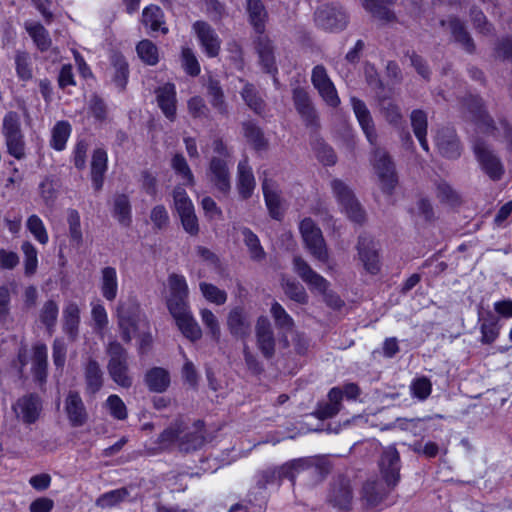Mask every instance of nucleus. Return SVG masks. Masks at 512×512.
<instances>
[{
    "label": "nucleus",
    "mask_w": 512,
    "mask_h": 512,
    "mask_svg": "<svg viewBox=\"0 0 512 512\" xmlns=\"http://www.w3.org/2000/svg\"><path fill=\"white\" fill-rule=\"evenodd\" d=\"M164 14L160 7L150 5L143 10L142 23L149 27L151 31H161L163 34L168 33V28L163 20Z\"/></svg>",
    "instance_id": "nucleus-40"
},
{
    "label": "nucleus",
    "mask_w": 512,
    "mask_h": 512,
    "mask_svg": "<svg viewBox=\"0 0 512 512\" xmlns=\"http://www.w3.org/2000/svg\"><path fill=\"white\" fill-rule=\"evenodd\" d=\"M243 130L244 136L256 150L267 148L268 142L264 137L263 131L255 123L251 121L244 122Z\"/></svg>",
    "instance_id": "nucleus-54"
},
{
    "label": "nucleus",
    "mask_w": 512,
    "mask_h": 512,
    "mask_svg": "<svg viewBox=\"0 0 512 512\" xmlns=\"http://www.w3.org/2000/svg\"><path fill=\"white\" fill-rule=\"evenodd\" d=\"M112 213L121 225L130 226L132 222L131 204L126 194H116L114 196Z\"/></svg>",
    "instance_id": "nucleus-41"
},
{
    "label": "nucleus",
    "mask_w": 512,
    "mask_h": 512,
    "mask_svg": "<svg viewBox=\"0 0 512 512\" xmlns=\"http://www.w3.org/2000/svg\"><path fill=\"white\" fill-rule=\"evenodd\" d=\"M24 254V272L26 276H32L36 273L38 267V252L36 247L29 241L21 245Z\"/></svg>",
    "instance_id": "nucleus-58"
},
{
    "label": "nucleus",
    "mask_w": 512,
    "mask_h": 512,
    "mask_svg": "<svg viewBox=\"0 0 512 512\" xmlns=\"http://www.w3.org/2000/svg\"><path fill=\"white\" fill-rule=\"evenodd\" d=\"M482 344H492L496 341L500 334V326L498 319L491 313H488L486 317H479Z\"/></svg>",
    "instance_id": "nucleus-42"
},
{
    "label": "nucleus",
    "mask_w": 512,
    "mask_h": 512,
    "mask_svg": "<svg viewBox=\"0 0 512 512\" xmlns=\"http://www.w3.org/2000/svg\"><path fill=\"white\" fill-rule=\"evenodd\" d=\"M351 104L353 107V111L356 115V118L368 142L372 146H375L377 144L378 135L370 111L368 110L366 104L356 97L351 98Z\"/></svg>",
    "instance_id": "nucleus-23"
},
{
    "label": "nucleus",
    "mask_w": 512,
    "mask_h": 512,
    "mask_svg": "<svg viewBox=\"0 0 512 512\" xmlns=\"http://www.w3.org/2000/svg\"><path fill=\"white\" fill-rule=\"evenodd\" d=\"M379 467L382 478L389 488H395L400 481V455L394 446L383 449Z\"/></svg>",
    "instance_id": "nucleus-11"
},
{
    "label": "nucleus",
    "mask_w": 512,
    "mask_h": 512,
    "mask_svg": "<svg viewBox=\"0 0 512 512\" xmlns=\"http://www.w3.org/2000/svg\"><path fill=\"white\" fill-rule=\"evenodd\" d=\"M466 106L473 118L486 126L487 130H494L495 123L492 117L488 114L484 101L479 96H470L466 101Z\"/></svg>",
    "instance_id": "nucleus-39"
},
{
    "label": "nucleus",
    "mask_w": 512,
    "mask_h": 512,
    "mask_svg": "<svg viewBox=\"0 0 512 512\" xmlns=\"http://www.w3.org/2000/svg\"><path fill=\"white\" fill-rule=\"evenodd\" d=\"M436 145L441 155L446 158L456 159L461 155L459 139L451 129L446 128L438 132Z\"/></svg>",
    "instance_id": "nucleus-25"
},
{
    "label": "nucleus",
    "mask_w": 512,
    "mask_h": 512,
    "mask_svg": "<svg viewBox=\"0 0 512 512\" xmlns=\"http://www.w3.org/2000/svg\"><path fill=\"white\" fill-rule=\"evenodd\" d=\"M293 265L295 272L311 290H316L320 294L326 295L329 288V282L324 277L314 271L300 256L294 257Z\"/></svg>",
    "instance_id": "nucleus-19"
},
{
    "label": "nucleus",
    "mask_w": 512,
    "mask_h": 512,
    "mask_svg": "<svg viewBox=\"0 0 512 512\" xmlns=\"http://www.w3.org/2000/svg\"><path fill=\"white\" fill-rule=\"evenodd\" d=\"M175 321L182 334L191 341L202 337V330L191 313Z\"/></svg>",
    "instance_id": "nucleus-51"
},
{
    "label": "nucleus",
    "mask_w": 512,
    "mask_h": 512,
    "mask_svg": "<svg viewBox=\"0 0 512 512\" xmlns=\"http://www.w3.org/2000/svg\"><path fill=\"white\" fill-rule=\"evenodd\" d=\"M85 393L90 396L97 394L104 384V373L98 361L89 357L83 364Z\"/></svg>",
    "instance_id": "nucleus-22"
},
{
    "label": "nucleus",
    "mask_w": 512,
    "mask_h": 512,
    "mask_svg": "<svg viewBox=\"0 0 512 512\" xmlns=\"http://www.w3.org/2000/svg\"><path fill=\"white\" fill-rule=\"evenodd\" d=\"M231 165L232 162H227L222 158H211L206 171L209 182L223 196H227L231 191Z\"/></svg>",
    "instance_id": "nucleus-8"
},
{
    "label": "nucleus",
    "mask_w": 512,
    "mask_h": 512,
    "mask_svg": "<svg viewBox=\"0 0 512 512\" xmlns=\"http://www.w3.org/2000/svg\"><path fill=\"white\" fill-rule=\"evenodd\" d=\"M374 147V170L381 182L383 190L386 192H391L397 183V175L394 162L386 150L377 147V144Z\"/></svg>",
    "instance_id": "nucleus-7"
},
{
    "label": "nucleus",
    "mask_w": 512,
    "mask_h": 512,
    "mask_svg": "<svg viewBox=\"0 0 512 512\" xmlns=\"http://www.w3.org/2000/svg\"><path fill=\"white\" fill-rule=\"evenodd\" d=\"M470 19L473 24V27L481 34L483 35H491L493 34L494 27L493 25L488 21L487 17L483 13V11L477 7L472 6L470 8Z\"/></svg>",
    "instance_id": "nucleus-61"
},
{
    "label": "nucleus",
    "mask_w": 512,
    "mask_h": 512,
    "mask_svg": "<svg viewBox=\"0 0 512 512\" xmlns=\"http://www.w3.org/2000/svg\"><path fill=\"white\" fill-rule=\"evenodd\" d=\"M311 82L327 105L335 108L340 104L337 90L324 65L319 64L312 69Z\"/></svg>",
    "instance_id": "nucleus-9"
},
{
    "label": "nucleus",
    "mask_w": 512,
    "mask_h": 512,
    "mask_svg": "<svg viewBox=\"0 0 512 512\" xmlns=\"http://www.w3.org/2000/svg\"><path fill=\"white\" fill-rule=\"evenodd\" d=\"M246 11L250 24L257 33L262 34L268 18V13L262 0H246Z\"/></svg>",
    "instance_id": "nucleus-36"
},
{
    "label": "nucleus",
    "mask_w": 512,
    "mask_h": 512,
    "mask_svg": "<svg viewBox=\"0 0 512 512\" xmlns=\"http://www.w3.org/2000/svg\"><path fill=\"white\" fill-rule=\"evenodd\" d=\"M474 152L485 173L492 180H499L504 173V168L500 159L483 141H477L474 144Z\"/></svg>",
    "instance_id": "nucleus-17"
},
{
    "label": "nucleus",
    "mask_w": 512,
    "mask_h": 512,
    "mask_svg": "<svg viewBox=\"0 0 512 512\" xmlns=\"http://www.w3.org/2000/svg\"><path fill=\"white\" fill-rule=\"evenodd\" d=\"M226 325L232 337L246 342L252 333V320L243 306L230 309L227 314Z\"/></svg>",
    "instance_id": "nucleus-12"
},
{
    "label": "nucleus",
    "mask_w": 512,
    "mask_h": 512,
    "mask_svg": "<svg viewBox=\"0 0 512 512\" xmlns=\"http://www.w3.org/2000/svg\"><path fill=\"white\" fill-rule=\"evenodd\" d=\"M26 31L41 51H46L51 46V39L48 31L40 23H29L25 26Z\"/></svg>",
    "instance_id": "nucleus-52"
},
{
    "label": "nucleus",
    "mask_w": 512,
    "mask_h": 512,
    "mask_svg": "<svg viewBox=\"0 0 512 512\" xmlns=\"http://www.w3.org/2000/svg\"><path fill=\"white\" fill-rule=\"evenodd\" d=\"M193 31L207 57H217L221 49V39L215 29L209 23L199 20L193 24Z\"/></svg>",
    "instance_id": "nucleus-16"
},
{
    "label": "nucleus",
    "mask_w": 512,
    "mask_h": 512,
    "mask_svg": "<svg viewBox=\"0 0 512 512\" xmlns=\"http://www.w3.org/2000/svg\"><path fill=\"white\" fill-rule=\"evenodd\" d=\"M241 97L246 105L253 110L256 114L261 115L265 111V102L259 95L255 86L251 83H246L241 91Z\"/></svg>",
    "instance_id": "nucleus-46"
},
{
    "label": "nucleus",
    "mask_w": 512,
    "mask_h": 512,
    "mask_svg": "<svg viewBox=\"0 0 512 512\" xmlns=\"http://www.w3.org/2000/svg\"><path fill=\"white\" fill-rule=\"evenodd\" d=\"M117 324L122 340L125 343H130L140 326L146 324L140 305L136 300L129 299L126 302L119 303Z\"/></svg>",
    "instance_id": "nucleus-2"
},
{
    "label": "nucleus",
    "mask_w": 512,
    "mask_h": 512,
    "mask_svg": "<svg viewBox=\"0 0 512 512\" xmlns=\"http://www.w3.org/2000/svg\"><path fill=\"white\" fill-rule=\"evenodd\" d=\"M80 324V309L77 303L69 302L63 309V331L71 341H75Z\"/></svg>",
    "instance_id": "nucleus-33"
},
{
    "label": "nucleus",
    "mask_w": 512,
    "mask_h": 512,
    "mask_svg": "<svg viewBox=\"0 0 512 512\" xmlns=\"http://www.w3.org/2000/svg\"><path fill=\"white\" fill-rule=\"evenodd\" d=\"M70 133L71 126L67 121L57 122L52 129L51 146L57 151L63 150Z\"/></svg>",
    "instance_id": "nucleus-56"
},
{
    "label": "nucleus",
    "mask_w": 512,
    "mask_h": 512,
    "mask_svg": "<svg viewBox=\"0 0 512 512\" xmlns=\"http://www.w3.org/2000/svg\"><path fill=\"white\" fill-rule=\"evenodd\" d=\"M271 315L274 319L276 327L285 332H291L294 328V320L286 312L281 304L274 302L270 309Z\"/></svg>",
    "instance_id": "nucleus-53"
},
{
    "label": "nucleus",
    "mask_w": 512,
    "mask_h": 512,
    "mask_svg": "<svg viewBox=\"0 0 512 512\" xmlns=\"http://www.w3.org/2000/svg\"><path fill=\"white\" fill-rule=\"evenodd\" d=\"M393 488L378 480L367 481L362 489V499L369 507L379 505L390 493Z\"/></svg>",
    "instance_id": "nucleus-30"
},
{
    "label": "nucleus",
    "mask_w": 512,
    "mask_h": 512,
    "mask_svg": "<svg viewBox=\"0 0 512 512\" xmlns=\"http://www.w3.org/2000/svg\"><path fill=\"white\" fill-rule=\"evenodd\" d=\"M171 167L175 173L182 179L183 185L191 187L195 184L194 175L185 159V157L177 153L171 160Z\"/></svg>",
    "instance_id": "nucleus-50"
},
{
    "label": "nucleus",
    "mask_w": 512,
    "mask_h": 512,
    "mask_svg": "<svg viewBox=\"0 0 512 512\" xmlns=\"http://www.w3.org/2000/svg\"><path fill=\"white\" fill-rule=\"evenodd\" d=\"M441 26L448 25L451 34L454 38V41L460 44L464 50L468 53H473L475 50V44L470 36L469 32L466 29V26L463 21H461L457 17H449L447 20H441Z\"/></svg>",
    "instance_id": "nucleus-27"
},
{
    "label": "nucleus",
    "mask_w": 512,
    "mask_h": 512,
    "mask_svg": "<svg viewBox=\"0 0 512 512\" xmlns=\"http://www.w3.org/2000/svg\"><path fill=\"white\" fill-rule=\"evenodd\" d=\"M128 496L129 491L127 488L122 487L100 495L96 499L95 504L100 508H111L123 502Z\"/></svg>",
    "instance_id": "nucleus-55"
},
{
    "label": "nucleus",
    "mask_w": 512,
    "mask_h": 512,
    "mask_svg": "<svg viewBox=\"0 0 512 512\" xmlns=\"http://www.w3.org/2000/svg\"><path fill=\"white\" fill-rule=\"evenodd\" d=\"M353 498V490L347 477L338 476L332 481L327 495L330 505L341 511H349Z\"/></svg>",
    "instance_id": "nucleus-10"
},
{
    "label": "nucleus",
    "mask_w": 512,
    "mask_h": 512,
    "mask_svg": "<svg viewBox=\"0 0 512 512\" xmlns=\"http://www.w3.org/2000/svg\"><path fill=\"white\" fill-rule=\"evenodd\" d=\"M357 250L365 270L370 274H377L380 271V261L374 240L370 236L360 235Z\"/></svg>",
    "instance_id": "nucleus-21"
},
{
    "label": "nucleus",
    "mask_w": 512,
    "mask_h": 512,
    "mask_svg": "<svg viewBox=\"0 0 512 512\" xmlns=\"http://www.w3.org/2000/svg\"><path fill=\"white\" fill-rule=\"evenodd\" d=\"M156 100L163 114L174 120L176 116V88L172 83H166L156 89Z\"/></svg>",
    "instance_id": "nucleus-26"
},
{
    "label": "nucleus",
    "mask_w": 512,
    "mask_h": 512,
    "mask_svg": "<svg viewBox=\"0 0 512 512\" xmlns=\"http://www.w3.org/2000/svg\"><path fill=\"white\" fill-rule=\"evenodd\" d=\"M47 347L43 343L33 346L32 373L36 381L44 383L47 377Z\"/></svg>",
    "instance_id": "nucleus-37"
},
{
    "label": "nucleus",
    "mask_w": 512,
    "mask_h": 512,
    "mask_svg": "<svg viewBox=\"0 0 512 512\" xmlns=\"http://www.w3.org/2000/svg\"><path fill=\"white\" fill-rule=\"evenodd\" d=\"M205 438L200 427L194 431H185L180 436L179 449L184 452L197 450L204 444Z\"/></svg>",
    "instance_id": "nucleus-48"
},
{
    "label": "nucleus",
    "mask_w": 512,
    "mask_h": 512,
    "mask_svg": "<svg viewBox=\"0 0 512 512\" xmlns=\"http://www.w3.org/2000/svg\"><path fill=\"white\" fill-rule=\"evenodd\" d=\"M236 186L241 199L247 200L253 195L256 181L247 158L238 163Z\"/></svg>",
    "instance_id": "nucleus-24"
},
{
    "label": "nucleus",
    "mask_w": 512,
    "mask_h": 512,
    "mask_svg": "<svg viewBox=\"0 0 512 512\" xmlns=\"http://www.w3.org/2000/svg\"><path fill=\"white\" fill-rule=\"evenodd\" d=\"M100 290L107 301H114L118 294L117 271L114 267L106 266L101 269Z\"/></svg>",
    "instance_id": "nucleus-35"
},
{
    "label": "nucleus",
    "mask_w": 512,
    "mask_h": 512,
    "mask_svg": "<svg viewBox=\"0 0 512 512\" xmlns=\"http://www.w3.org/2000/svg\"><path fill=\"white\" fill-rule=\"evenodd\" d=\"M343 392L339 387H333L328 393V401L319 403L315 411L319 419L334 417L342 408Z\"/></svg>",
    "instance_id": "nucleus-32"
},
{
    "label": "nucleus",
    "mask_w": 512,
    "mask_h": 512,
    "mask_svg": "<svg viewBox=\"0 0 512 512\" xmlns=\"http://www.w3.org/2000/svg\"><path fill=\"white\" fill-rule=\"evenodd\" d=\"M256 346L263 357L270 360L276 351V339L270 320L260 316L255 325Z\"/></svg>",
    "instance_id": "nucleus-14"
},
{
    "label": "nucleus",
    "mask_w": 512,
    "mask_h": 512,
    "mask_svg": "<svg viewBox=\"0 0 512 512\" xmlns=\"http://www.w3.org/2000/svg\"><path fill=\"white\" fill-rule=\"evenodd\" d=\"M58 313V304L54 300H48L43 304L40 310L39 318L49 331L54 329L57 322Z\"/></svg>",
    "instance_id": "nucleus-62"
},
{
    "label": "nucleus",
    "mask_w": 512,
    "mask_h": 512,
    "mask_svg": "<svg viewBox=\"0 0 512 512\" xmlns=\"http://www.w3.org/2000/svg\"><path fill=\"white\" fill-rule=\"evenodd\" d=\"M364 7L369 11L373 17L391 22L395 19V14L386 6V4H393L396 0H363Z\"/></svg>",
    "instance_id": "nucleus-44"
},
{
    "label": "nucleus",
    "mask_w": 512,
    "mask_h": 512,
    "mask_svg": "<svg viewBox=\"0 0 512 512\" xmlns=\"http://www.w3.org/2000/svg\"><path fill=\"white\" fill-rule=\"evenodd\" d=\"M170 297L168 299L188 298L189 288L184 276L173 273L168 277Z\"/></svg>",
    "instance_id": "nucleus-60"
},
{
    "label": "nucleus",
    "mask_w": 512,
    "mask_h": 512,
    "mask_svg": "<svg viewBox=\"0 0 512 512\" xmlns=\"http://www.w3.org/2000/svg\"><path fill=\"white\" fill-rule=\"evenodd\" d=\"M184 432V425L182 422H175L167 427L158 437V444L162 449H168L172 445L179 446L180 436Z\"/></svg>",
    "instance_id": "nucleus-49"
},
{
    "label": "nucleus",
    "mask_w": 512,
    "mask_h": 512,
    "mask_svg": "<svg viewBox=\"0 0 512 512\" xmlns=\"http://www.w3.org/2000/svg\"><path fill=\"white\" fill-rule=\"evenodd\" d=\"M26 225L27 229L40 244L45 245L48 242L49 237L46 228L39 216L31 215L28 218Z\"/></svg>",
    "instance_id": "nucleus-64"
},
{
    "label": "nucleus",
    "mask_w": 512,
    "mask_h": 512,
    "mask_svg": "<svg viewBox=\"0 0 512 512\" xmlns=\"http://www.w3.org/2000/svg\"><path fill=\"white\" fill-rule=\"evenodd\" d=\"M256 51L259 56V63L264 72L272 74L274 77V83L277 85L278 79L276 78V74L278 69L275 64L273 46L270 40L264 36H259L256 43Z\"/></svg>",
    "instance_id": "nucleus-28"
},
{
    "label": "nucleus",
    "mask_w": 512,
    "mask_h": 512,
    "mask_svg": "<svg viewBox=\"0 0 512 512\" xmlns=\"http://www.w3.org/2000/svg\"><path fill=\"white\" fill-rule=\"evenodd\" d=\"M64 410L72 427L85 425L89 415L86 406L78 391L70 390L64 400Z\"/></svg>",
    "instance_id": "nucleus-18"
},
{
    "label": "nucleus",
    "mask_w": 512,
    "mask_h": 512,
    "mask_svg": "<svg viewBox=\"0 0 512 512\" xmlns=\"http://www.w3.org/2000/svg\"><path fill=\"white\" fill-rule=\"evenodd\" d=\"M106 353L109 356L107 370L111 379L123 388H130L133 378L129 374L127 350L119 342L111 341Z\"/></svg>",
    "instance_id": "nucleus-1"
},
{
    "label": "nucleus",
    "mask_w": 512,
    "mask_h": 512,
    "mask_svg": "<svg viewBox=\"0 0 512 512\" xmlns=\"http://www.w3.org/2000/svg\"><path fill=\"white\" fill-rule=\"evenodd\" d=\"M318 26L325 30L337 31L346 27L348 18L341 7L334 4H325L315 13Z\"/></svg>",
    "instance_id": "nucleus-13"
},
{
    "label": "nucleus",
    "mask_w": 512,
    "mask_h": 512,
    "mask_svg": "<svg viewBox=\"0 0 512 512\" xmlns=\"http://www.w3.org/2000/svg\"><path fill=\"white\" fill-rule=\"evenodd\" d=\"M379 109L384 119L394 127H400L403 120L400 107L391 99L383 98L379 101Z\"/></svg>",
    "instance_id": "nucleus-45"
},
{
    "label": "nucleus",
    "mask_w": 512,
    "mask_h": 512,
    "mask_svg": "<svg viewBox=\"0 0 512 512\" xmlns=\"http://www.w3.org/2000/svg\"><path fill=\"white\" fill-rule=\"evenodd\" d=\"M243 241L247 246L250 257L254 261H261L265 258L266 253L260 244L258 236L247 227L241 229Z\"/></svg>",
    "instance_id": "nucleus-47"
},
{
    "label": "nucleus",
    "mask_w": 512,
    "mask_h": 512,
    "mask_svg": "<svg viewBox=\"0 0 512 512\" xmlns=\"http://www.w3.org/2000/svg\"><path fill=\"white\" fill-rule=\"evenodd\" d=\"M331 189L347 217L358 224L365 221V211L351 188L340 179L331 181Z\"/></svg>",
    "instance_id": "nucleus-4"
},
{
    "label": "nucleus",
    "mask_w": 512,
    "mask_h": 512,
    "mask_svg": "<svg viewBox=\"0 0 512 512\" xmlns=\"http://www.w3.org/2000/svg\"><path fill=\"white\" fill-rule=\"evenodd\" d=\"M262 190L270 216L273 219L280 220L283 217V210L281 208L282 199L275 182L264 179Z\"/></svg>",
    "instance_id": "nucleus-29"
},
{
    "label": "nucleus",
    "mask_w": 512,
    "mask_h": 512,
    "mask_svg": "<svg viewBox=\"0 0 512 512\" xmlns=\"http://www.w3.org/2000/svg\"><path fill=\"white\" fill-rule=\"evenodd\" d=\"M2 132L5 137L7 152L14 158L21 160L25 157V141L21 130L19 115L8 112L3 118Z\"/></svg>",
    "instance_id": "nucleus-3"
},
{
    "label": "nucleus",
    "mask_w": 512,
    "mask_h": 512,
    "mask_svg": "<svg viewBox=\"0 0 512 512\" xmlns=\"http://www.w3.org/2000/svg\"><path fill=\"white\" fill-rule=\"evenodd\" d=\"M144 382L151 392L163 393L170 386V374L162 367H153L145 373Z\"/></svg>",
    "instance_id": "nucleus-34"
},
{
    "label": "nucleus",
    "mask_w": 512,
    "mask_h": 512,
    "mask_svg": "<svg viewBox=\"0 0 512 512\" xmlns=\"http://www.w3.org/2000/svg\"><path fill=\"white\" fill-rule=\"evenodd\" d=\"M299 229L310 254L316 260L326 263L329 259V254L321 229L311 218L303 219L300 222Z\"/></svg>",
    "instance_id": "nucleus-5"
},
{
    "label": "nucleus",
    "mask_w": 512,
    "mask_h": 512,
    "mask_svg": "<svg viewBox=\"0 0 512 512\" xmlns=\"http://www.w3.org/2000/svg\"><path fill=\"white\" fill-rule=\"evenodd\" d=\"M200 317L203 325L211 334V337L218 341L221 335L220 324L216 315L208 308L200 310Z\"/></svg>",
    "instance_id": "nucleus-63"
},
{
    "label": "nucleus",
    "mask_w": 512,
    "mask_h": 512,
    "mask_svg": "<svg viewBox=\"0 0 512 512\" xmlns=\"http://www.w3.org/2000/svg\"><path fill=\"white\" fill-rule=\"evenodd\" d=\"M136 51L140 59L148 65H156L159 61L158 48L148 39L140 41L136 46Z\"/></svg>",
    "instance_id": "nucleus-59"
},
{
    "label": "nucleus",
    "mask_w": 512,
    "mask_h": 512,
    "mask_svg": "<svg viewBox=\"0 0 512 512\" xmlns=\"http://www.w3.org/2000/svg\"><path fill=\"white\" fill-rule=\"evenodd\" d=\"M108 157L105 150H94L91 161V181L94 189L100 191L104 184V175L107 171Z\"/></svg>",
    "instance_id": "nucleus-31"
},
{
    "label": "nucleus",
    "mask_w": 512,
    "mask_h": 512,
    "mask_svg": "<svg viewBox=\"0 0 512 512\" xmlns=\"http://www.w3.org/2000/svg\"><path fill=\"white\" fill-rule=\"evenodd\" d=\"M207 94L210 97L212 107L222 115L228 113L227 103L220 82L217 79L209 78L207 84Z\"/></svg>",
    "instance_id": "nucleus-43"
},
{
    "label": "nucleus",
    "mask_w": 512,
    "mask_h": 512,
    "mask_svg": "<svg viewBox=\"0 0 512 512\" xmlns=\"http://www.w3.org/2000/svg\"><path fill=\"white\" fill-rule=\"evenodd\" d=\"M110 63L113 69L112 81L118 88L124 90L129 77V66L126 58L122 54L114 52L110 56Z\"/></svg>",
    "instance_id": "nucleus-38"
},
{
    "label": "nucleus",
    "mask_w": 512,
    "mask_h": 512,
    "mask_svg": "<svg viewBox=\"0 0 512 512\" xmlns=\"http://www.w3.org/2000/svg\"><path fill=\"white\" fill-rule=\"evenodd\" d=\"M294 107L306 126H317L318 116L308 91L302 87H296L292 91Z\"/></svg>",
    "instance_id": "nucleus-20"
},
{
    "label": "nucleus",
    "mask_w": 512,
    "mask_h": 512,
    "mask_svg": "<svg viewBox=\"0 0 512 512\" xmlns=\"http://www.w3.org/2000/svg\"><path fill=\"white\" fill-rule=\"evenodd\" d=\"M173 201L183 229L191 236L198 235L199 223L194 205L182 186H176L174 188Z\"/></svg>",
    "instance_id": "nucleus-6"
},
{
    "label": "nucleus",
    "mask_w": 512,
    "mask_h": 512,
    "mask_svg": "<svg viewBox=\"0 0 512 512\" xmlns=\"http://www.w3.org/2000/svg\"><path fill=\"white\" fill-rule=\"evenodd\" d=\"M199 289L203 297L210 303L221 306L224 305L227 301L228 295L226 291L218 288L214 284L200 282Z\"/></svg>",
    "instance_id": "nucleus-57"
},
{
    "label": "nucleus",
    "mask_w": 512,
    "mask_h": 512,
    "mask_svg": "<svg viewBox=\"0 0 512 512\" xmlns=\"http://www.w3.org/2000/svg\"><path fill=\"white\" fill-rule=\"evenodd\" d=\"M12 409L19 420L30 425L39 419L42 412V401L37 394L29 393L18 398Z\"/></svg>",
    "instance_id": "nucleus-15"
}]
</instances>
